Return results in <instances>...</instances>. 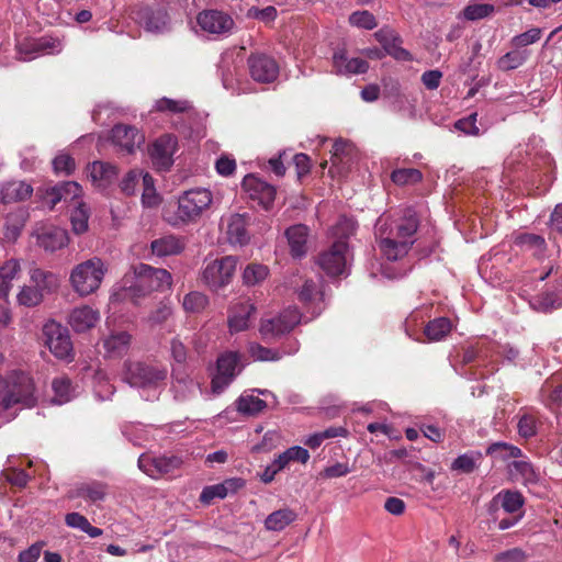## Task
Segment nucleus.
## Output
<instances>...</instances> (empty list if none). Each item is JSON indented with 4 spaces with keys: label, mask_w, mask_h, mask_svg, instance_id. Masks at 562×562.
Listing matches in <instances>:
<instances>
[{
    "label": "nucleus",
    "mask_w": 562,
    "mask_h": 562,
    "mask_svg": "<svg viewBox=\"0 0 562 562\" xmlns=\"http://www.w3.org/2000/svg\"><path fill=\"white\" fill-rule=\"evenodd\" d=\"M419 225L416 213L406 210L397 220L381 216L375 224V236L381 252L387 260L395 261L407 255L414 244L413 236Z\"/></svg>",
    "instance_id": "f257e3e1"
},
{
    "label": "nucleus",
    "mask_w": 562,
    "mask_h": 562,
    "mask_svg": "<svg viewBox=\"0 0 562 562\" xmlns=\"http://www.w3.org/2000/svg\"><path fill=\"white\" fill-rule=\"evenodd\" d=\"M36 404L35 384L27 373L14 371L5 378L0 375V413L15 405L32 408Z\"/></svg>",
    "instance_id": "f03ea898"
},
{
    "label": "nucleus",
    "mask_w": 562,
    "mask_h": 562,
    "mask_svg": "<svg viewBox=\"0 0 562 562\" xmlns=\"http://www.w3.org/2000/svg\"><path fill=\"white\" fill-rule=\"evenodd\" d=\"M108 271V267L99 257H92L76 265L69 276L72 290L81 297L98 291Z\"/></svg>",
    "instance_id": "7ed1b4c3"
},
{
    "label": "nucleus",
    "mask_w": 562,
    "mask_h": 562,
    "mask_svg": "<svg viewBox=\"0 0 562 562\" xmlns=\"http://www.w3.org/2000/svg\"><path fill=\"white\" fill-rule=\"evenodd\" d=\"M167 375L164 366L142 361L125 363L124 380L134 387L156 389L165 383Z\"/></svg>",
    "instance_id": "20e7f679"
},
{
    "label": "nucleus",
    "mask_w": 562,
    "mask_h": 562,
    "mask_svg": "<svg viewBox=\"0 0 562 562\" xmlns=\"http://www.w3.org/2000/svg\"><path fill=\"white\" fill-rule=\"evenodd\" d=\"M134 272L136 281L132 288L137 296H144L153 291L169 290L171 286L172 277L166 269L139 263Z\"/></svg>",
    "instance_id": "39448f33"
},
{
    "label": "nucleus",
    "mask_w": 562,
    "mask_h": 562,
    "mask_svg": "<svg viewBox=\"0 0 562 562\" xmlns=\"http://www.w3.org/2000/svg\"><path fill=\"white\" fill-rule=\"evenodd\" d=\"M237 258L225 256L209 262L202 272L203 283L212 291L227 286L235 274Z\"/></svg>",
    "instance_id": "423d86ee"
},
{
    "label": "nucleus",
    "mask_w": 562,
    "mask_h": 562,
    "mask_svg": "<svg viewBox=\"0 0 562 562\" xmlns=\"http://www.w3.org/2000/svg\"><path fill=\"white\" fill-rule=\"evenodd\" d=\"M212 200V193L207 189L186 191L178 200V218L183 223L194 221L211 205Z\"/></svg>",
    "instance_id": "0eeeda50"
},
{
    "label": "nucleus",
    "mask_w": 562,
    "mask_h": 562,
    "mask_svg": "<svg viewBox=\"0 0 562 562\" xmlns=\"http://www.w3.org/2000/svg\"><path fill=\"white\" fill-rule=\"evenodd\" d=\"M45 345L58 359L72 360L74 348L68 329L55 321L47 322L43 327Z\"/></svg>",
    "instance_id": "6e6552de"
},
{
    "label": "nucleus",
    "mask_w": 562,
    "mask_h": 562,
    "mask_svg": "<svg viewBox=\"0 0 562 562\" xmlns=\"http://www.w3.org/2000/svg\"><path fill=\"white\" fill-rule=\"evenodd\" d=\"M248 72L259 83H271L279 76V64L273 56L263 52H251L247 58Z\"/></svg>",
    "instance_id": "1a4fd4ad"
},
{
    "label": "nucleus",
    "mask_w": 562,
    "mask_h": 562,
    "mask_svg": "<svg viewBox=\"0 0 562 562\" xmlns=\"http://www.w3.org/2000/svg\"><path fill=\"white\" fill-rule=\"evenodd\" d=\"M240 355L236 351H226L218 356L216 361V374L211 381V389L214 394L222 393L235 379L240 369Z\"/></svg>",
    "instance_id": "9d476101"
},
{
    "label": "nucleus",
    "mask_w": 562,
    "mask_h": 562,
    "mask_svg": "<svg viewBox=\"0 0 562 562\" xmlns=\"http://www.w3.org/2000/svg\"><path fill=\"white\" fill-rule=\"evenodd\" d=\"M300 322V312L295 307H289L276 317L261 321L259 330L265 339L276 338L290 333Z\"/></svg>",
    "instance_id": "9b49d317"
},
{
    "label": "nucleus",
    "mask_w": 562,
    "mask_h": 562,
    "mask_svg": "<svg viewBox=\"0 0 562 562\" xmlns=\"http://www.w3.org/2000/svg\"><path fill=\"white\" fill-rule=\"evenodd\" d=\"M347 251L348 243L342 239H336L328 249L318 255L317 263L328 276H341L346 270Z\"/></svg>",
    "instance_id": "f8f14e48"
},
{
    "label": "nucleus",
    "mask_w": 562,
    "mask_h": 562,
    "mask_svg": "<svg viewBox=\"0 0 562 562\" xmlns=\"http://www.w3.org/2000/svg\"><path fill=\"white\" fill-rule=\"evenodd\" d=\"M241 188L248 194V198L262 209L269 210L273 205L277 194L276 187L255 175L245 176Z\"/></svg>",
    "instance_id": "ddd939ff"
},
{
    "label": "nucleus",
    "mask_w": 562,
    "mask_h": 562,
    "mask_svg": "<svg viewBox=\"0 0 562 562\" xmlns=\"http://www.w3.org/2000/svg\"><path fill=\"white\" fill-rule=\"evenodd\" d=\"M182 465V459L177 456L151 457L142 454L138 458V468L153 479L173 474Z\"/></svg>",
    "instance_id": "4468645a"
},
{
    "label": "nucleus",
    "mask_w": 562,
    "mask_h": 562,
    "mask_svg": "<svg viewBox=\"0 0 562 562\" xmlns=\"http://www.w3.org/2000/svg\"><path fill=\"white\" fill-rule=\"evenodd\" d=\"M177 145V137L171 134L161 135L153 143L149 148V156L156 170L167 171L170 169Z\"/></svg>",
    "instance_id": "2eb2a0df"
},
{
    "label": "nucleus",
    "mask_w": 562,
    "mask_h": 562,
    "mask_svg": "<svg viewBox=\"0 0 562 562\" xmlns=\"http://www.w3.org/2000/svg\"><path fill=\"white\" fill-rule=\"evenodd\" d=\"M111 139L122 155L134 154L145 142V136L136 127L116 124L111 131Z\"/></svg>",
    "instance_id": "dca6fc26"
},
{
    "label": "nucleus",
    "mask_w": 562,
    "mask_h": 562,
    "mask_svg": "<svg viewBox=\"0 0 562 562\" xmlns=\"http://www.w3.org/2000/svg\"><path fill=\"white\" fill-rule=\"evenodd\" d=\"M374 37L381 44L385 55H390L401 61L413 60L412 54L402 47V37L393 29L389 26L381 27L374 33Z\"/></svg>",
    "instance_id": "f3484780"
},
{
    "label": "nucleus",
    "mask_w": 562,
    "mask_h": 562,
    "mask_svg": "<svg viewBox=\"0 0 562 562\" xmlns=\"http://www.w3.org/2000/svg\"><path fill=\"white\" fill-rule=\"evenodd\" d=\"M196 22L204 32L216 35L228 33L234 25L233 19L218 10H204L200 12L196 16Z\"/></svg>",
    "instance_id": "a211bd4d"
},
{
    "label": "nucleus",
    "mask_w": 562,
    "mask_h": 562,
    "mask_svg": "<svg viewBox=\"0 0 562 562\" xmlns=\"http://www.w3.org/2000/svg\"><path fill=\"white\" fill-rule=\"evenodd\" d=\"M369 69V63L362 58H349L345 48L335 50L333 55V72L338 76L362 75Z\"/></svg>",
    "instance_id": "6ab92c4d"
},
{
    "label": "nucleus",
    "mask_w": 562,
    "mask_h": 562,
    "mask_svg": "<svg viewBox=\"0 0 562 562\" xmlns=\"http://www.w3.org/2000/svg\"><path fill=\"white\" fill-rule=\"evenodd\" d=\"M18 52L32 58L34 54L60 53L63 47L58 38L52 36H42L38 38H26L16 45Z\"/></svg>",
    "instance_id": "aec40b11"
},
{
    "label": "nucleus",
    "mask_w": 562,
    "mask_h": 562,
    "mask_svg": "<svg viewBox=\"0 0 562 562\" xmlns=\"http://www.w3.org/2000/svg\"><path fill=\"white\" fill-rule=\"evenodd\" d=\"M250 215L245 214H232L227 218L226 235L229 244L244 246L250 240V234L248 226L250 225Z\"/></svg>",
    "instance_id": "412c9836"
},
{
    "label": "nucleus",
    "mask_w": 562,
    "mask_h": 562,
    "mask_svg": "<svg viewBox=\"0 0 562 562\" xmlns=\"http://www.w3.org/2000/svg\"><path fill=\"white\" fill-rule=\"evenodd\" d=\"M256 312L255 305L249 301H240L229 308L228 326L229 330L238 333L249 326V318Z\"/></svg>",
    "instance_id": "4be33fe9"
},
{
    "label": "nucleus",
    "mask_w": 562,
    "mask_h": 562,
    "mask_svg": "<svg viewBox=\"0 0 562 562\" xmlns=\"http://www.w3.org/2000/svg\"><path fill=\"white\" fill-rule=\"evenodd\" d=\"M69 243L68 233L66 229L49 226L44 227L37 234V244L40 247L45 249L46 251L54 252L58 249L66 247Z\"/></svg>",
    "instance_id": "5701e85b"
},
{
    "label": "nucleus",
    "mask_w": 562,
    "mask_h": 562,
    "mask_svg": "<svg viewBox=\"0 0 562 562\" xmlns=\"http://www.w3.org/2000/svg\"><path fill=\"white\" fill-rule=\"evenodd\" d=\"M100 318L97 310L88 305L76 307L69 315V325L77 333H85L95 326Z\"/></svg>",
    "instance_id": "b1692460"
},
{
    "label": "nucleus",
    "mask_w": 562,
    "mask_h": 562,
    "mask_svg": "<svg viewBox=\"0 0 562 562\" xmlns=\"http://www.w3.org/2000/svg\"><path fill=\"white\" fill-rule=\"evenodd\" d=\"M308 233L310 229L304 224L292 225L285 231L292 257L301 258L306 254Z\"/></svg>",
    "instance_id": "393cba45"
},
{
    "label": "nucleus",
    "mask_w": 562,
    "mask_h": 562,
    "mask_svg": "<svg viewBox=\"0 0 562 562\" xmlns=\"http://www.w3.org/2000/svg\"><path fill=\"white\" fill-rule=\"evenodd\" d=\"M184 239L176 235H165L151 241L150 249L158 257L176 256L183 251Z\"/></svg>",
    "instance_id": "a878e982"
},
{
    "label": "nucleus",
    "mask_w": 562,
    "mask_h": 562,
    "mask_svg": "<svg viewBox=\"0 0 562 562\" xmlns=\"http://www.w3.org/2000/svg\"><path fill=\"white\" fill-rule=\"evenodd\" d=\"M26 221V211L15 207L3 218V236L8 241H15L20 236Z\"/></svg>",
    "instance_id": "bb28decb"
},
{
    "label": "nucleus",
    "mask_w": 562,
    "mask_h": 562,
    "mask_svg": "<svg viewBox=\"0 0 562 562\" xmlns=\"http://www.w3.org/2000/svg\"><path fill=\"white\" fill-rule=\"evenodd\" d=\"M539 398L551 412L562 413V384L554 385L550 380L544 381L539 391Z\"/></svg>",
    "instance_id": "cd10ccee"
},
{
    "label": "nucleus",
    "mask_w": 562,
    "mask_h": 562,
    "mask_svg": "<svg viewBox=\"0 0 562 562\" xmlns=\"http://www.w3.org/2000/svg\"><path fill=\"white\" fill-rule=\"evenodd\" d=\"M32 192V186L24 181H9L1 189V201L4 204L24 201Z\"/></svg>",
    "instance_id": "c85d7f7f"
},
{
    "label": "nucleus",
    "mask_w": 562,
    "mask_h": 562,
    "mask_svg": "<svg viewBox=\"0 0 562 562\" xmlns=\"http://www.w3.org/2000/svg\"><path fill=\"white\" fill-rule=\"evenodd\" d=\"M108 494V485L103 482L93 481L78 485L70 494V498L82 497L92 503L101 502Z\"/></svg>",
    "instance_id": "c756f323"
},
{
    "label": "nucleus",
    "mask_w": 562,
    "mask_h": 562,
    "mask_svg": "<svg viewBox=\"0 0 562 562\" xmlns=\"http://www.w3.org/2000/svg\"><path fill=\"white\" fill-rule=\"evenodd\" d=\"M30 283L41 290L42 295L56 291L59 286L58 276L40 268L31 270Z\"/></svg>",
    "instance_id": "7c9ffc66"
},
{
    "label": "nucleus",
    "mask_w": 562,
    "mask_h": 562,
    "mask_svg": "<svg viewBox=\"0 0 562 562\" xmlns=\"http://www.w3.org/2000/svg\"><path fill=\"white\" fill-rule=\"evenodd\" d=\"M139 22L149 32L162 31L168 22L167 12L162 9L144 8L138 12Z\"/></svg>",
    "instance_id": "2f4dec72"
},
{
    "label": "nucleus",
    "mask_w": 562,
    "mask_h": 562,
    "mask_svg": "<svg viewBox=\"0 0 562 562\" xmlns=\"http://www.w3.org/2000/svg\"><path fill=\"white\" fill-rule=\"evenodd\" d=\"M508 473L514 481L522 483H536L538 473L528 460H515L508 464Z\"/></svg>",
    "instance_id": "473e14b6"
},
{
    "label": "nucleus",
    "mask_w": 562,
    "mask_h": 562,
    "mask_svg": "<svg viewBox=\"0 0 562 562\" xmlns=\"http://www.w3.org/2000/svg\"><path fill=\"white\" fill-rule=\"evenodd\" d=\"M297 518V514L291 508H281L272 512L265 520L267 530L281 531Z\"/></svg>",
    "instance_id": "72a5a7b5"
},
{
    "label": "nucleus",
    "mask_w": 562,
    "mask_h": 562,
    "mask_svg": "<svg viewBox=\"0 0 562 562\" xmlns=\"http://www.w3.org/2000/svg\"><path fill=\"white\" fill-rule=\"evenodd\" d=\"M130 342L131 335L126 331H119L105 338L103 347L109 357H121L127 351Z\"/></svg>",
    "instance_id": "f704fd0d"
},
{
    "label": "nucleus",
    "mask_w": 562,
    "mask_h": 562,
    "mask_svg": "<svg viewBox=\"0 0 562 562\" xmlns=\"http://www.w3.org/2000/svg\"><path fill=\"white\" fill-rule=\"evenodd\" d=\"M20 263L15 259L5 261L0 268V299L7 297L12 286V280L20 273Z\"/></svg>",
    "instance_id": "c9c22d12"
},
{
    "label": "nucleus",
    "mask_w": 562,
    "mask_h": 562,
    "mask_svg": "<svg viewBox=\"0 0 562 562\" xmlns=\"http://www.w3.org/2000/svg\"><path fill=\"white\" fill-rule=\"evenodd\" d=\"M65 524L70 528L80 529L91 538H98L103 533L102 529L92 526L86 516L76 512L66 514Z\"/></svg>",
    "instance_id": "e433bc0d"
},
{
    "label": "nucleus",
    "mask_w": 562,
    "mask_h": 562,
    "mask_svg": "<svg viewBox=\"0 0 562 562\" xmlns=\"http://www.w3.org/2000/svg\"><path fill=\"white\" fill-rule=\"evenodd\" d=\"M452 325L449 318L438 317L435 318L425 326L424 334L431 341H438L443 339L450 331Z\"/></svg>",
    "instance_id": "4c0bfd02"
},
{
    "label": "nucleus",
    "mask_w": 562,
    "mask_h": 562,
    "mask_svg": "<svg viewBox=\"0 0 562 562\" xmlns=\"http://www.w3.org/2000/svg\"><path fill=\"white\" fill-rule=\"evenodd\" d=\"M495 7L490 3H476L471 1L458 15L467 21H477L492 15Z\"/></svg>",
    "instance_id": "58836bf2"
},
{
    "label": "nucleus",
    "mask_w": 562,
    "mask_h": 562,
    "mask_svg": "<svg viewBox=\"0 0 562 562\" xmlns=\"http://www.w3.org/2000/svg\"><path fill=\"white\" fill-rule=\"evenodd\" d=\"M486 454L499 458L502 460H508V459H517L522 457V451L520 448L513 446L507 442H494L490 445L486 449Z\"/></svg>",
    "instance_id": "ea45409f"
},
{
    "label": "nucleus",
    "mask_w": 562,
    "mask_h": 562,
    "mask_svg": "<svg viewBox=\"0 0 562 562\" xmlns=\"http://www.w3.org/2000/svg\"><path fill=\"white\" fill-rule=\"evenodd\" d=\"M297 295L300 302H302L305 305H318V303L323 301V292L321 291L318 283L312 279H307L304 281Z\"/></svg>",
    "instance_id": "a19ab883"
},
{
    "label": "nucleus",
    "mask_w": 562,
    "mask_h": 562,
    "mask_svg": "<svg viewBox=\"0 0 562 562\" xmlns=\"http://www.w3.org/2000/svg\"><path fill=\"white\" fill-rule=\"evenodd\" d=\"M268 274L269 269L267 266L251 262L245 267L241 277L245 285L252 286L265 281Z\"/></svg>",
    "instance_id": "79ce46f5"
},
{
    "label": "nucleus",
    "mask_w": 562,
    "mask_h": 562,
    "mask_svg": "<svg viewBox=\"0 0 562 562\" xmlns=\"http://www.w3.org/2000/svg\"><path fill=\"white\" fill-rule=\"evenodd\" d=\"M52 387L54 391V402L57 404H64L71 400L72 397V386L71 381L67 376H58L55 378L52 382Z\"/></svg>",
    "instance_id": "37998d69"
},
{
    "label": "nucleus",
    "mask_w": 562,
    "mask_h": 562,
    "mask_svg": "<svg viewBox=\"0 0 562 562\" xmlns=\"http://www.w3.org/2000/svg\"><path fill=\"white\" fill-rule=\"evenodd\" d=\"M237 411L245 415H256L267 407V403L252 395H241L236 402Z\"/></svg>",
    "instance_id": "c03bdc74"
},
{
    "label": "nucleus",
    "mask_w": 562,
    "mask_h": 562,
    "mask_svg": "<svg viewBox=\"0 0 562 562\" xmlns=\"http://www.w3.org/2000/svg\"><path fill=\"white\" fill-rule=\"evenodd\" d=\"M154 109L157 112L187 113L192 110V105L187 100H173L164 97L156 101Z\"/></svg>",
    "instance_id": "a18cd8bd"
},
{
    "label": "nucleus",
    "mask_w": 562,
    "mask_h": 562,
    "mask_svg": "<svg viewBox=\"0 0 562 562\" xmlns=\"http://www.w3.org/2000/svg\"><path fill=\"white\" fill-rule=\"evenodd\" d=\"M89 211L85 203H78L71 212L70 222L75 234L80 235L88 231Z\"/></svg>",
    "instance_id": "49530a36"
},
{
    "label": "nucleus",
    "mask_w": 562,
    "mask_h": 562,
    "mask_svg": "<svg viewBox=\"0 0 562 562\" xmlns=\"http://www.w3.org/2000/svg\"><path fill=\"white\" fill-rule=\"evenodd\" d=\"M116 176V167L109 162L94 161L90 167V177L93 181H111Z\"/></svg>",
    "instance_id": "de8ad7c7"
},
{
    "label": "nucleus",
    "mask_w": 562,
    "mask_h": 562,
    "mask_svg": "<svg viewBox=\"0 0 562 562\" xmlns=\"http://www.w3.org/2000/svg\"><path fill=\"white\" fill-rule=\"evenodd\" d=\"M183 308L190 313H201L209 305V297L199 291H192L183 297Z\"/></svg>",
    "instance_id": "09e8293b"
},
{
    "label": "nucleus",
    "mask_w": 562,
    "mask_h": 562,
    "mask_svg": "<svg viewBox=\"0 0 562 562\" xmlns=\"http://www.w3.org/2000/svg\"><path fill=\"white\" fill-rule=\"evenodd\" d=\"M422 179L423 175L416 168L396 169L391 173V180L397 186L415 184Z\"/></svg>",
    "instance_id": "8fccbe9b"
},
{
    "label": "nucleus",
    "mask_w": 562,
    "mask_h": 562,
    "mask_svg": "<svg viewBox=\"0 0 562 562\" xmlns=\"http://www.w3.org/2000/svg\"><path fill=\"white\" fill-rule=\"evenodd\" d=\"M515 244L527 250H535V254H541L546 248L544 238L536 234H520L516 237Z\"/></svg>",
    "instance_id": "3c124183"
},
{
    "label": "nucleus",
    "mask_w": 562,
    "mask_h": 562,
    "mask_svg": "<svg viewBox=\"0 0 562 562\" xmlns=\"http://www.w3.org/2000/svg\"><path fill=\"white\" fill-rule=\"evenodd\" d=\"M528 58V54L522 50H512L502 56L498 60V67L502 70L508 71L521 66Z\"/></svg>",
    "instance_id": "603ef678"
},
{
    "label": "nucleus",
    "mask_w": 562,
    "mask_h": 562,
    "mask_svg": "<svg viewBox=\"0 0 562 562\" xmlns=\"http://www.w3.org/2000/svg\"><path fill=\"white\" fill-rule=\"evenodd\" d=\"M518 434L525 439H529L537 435L538 418L530 413H524L517 424Z\"/></svg>",
    "instance_id": "864d4df0"
},
{
    "label": "nucleus",
    "mask_w": 562,
    "mask_h": 562,
    "mask_svg": "<svg viewBox=\"0 0 562 562\" xmlns=\"http://www.w3.org/2000/svg\"><path fill=\"white\" fill-rule=\"evenodd\" d=\"M43 301L41 290L34 288L32 284L24 285L18 294V302L21 305L33 307Z\"/></svg>",
    "instance_id": "5fc2aeb1"
},
{
    "label": "nucleus",
    "mask_w": 562,
    "mask_h": 562,
    "mask_svg": "<svg viewBox=\"0 0 562 562\" xmlns=\"http://www.w3.org/2000/svg\"><path fill=\"white\" fill-rule=\"evenodd\" d=\"M249 353L258 361H279L282 358L277 349L267 348L256 342L249 346Z\"/></svg>",
    "instance_id": "6e6d98bb"
},
{
    "label": "nucleus",
    "mask_w": 562,
    "mask_h": 562,
    "mask_svg": "<svg viewBox=\"0 0 562 562\" xmlns=\"http://www.w3.org/2000/svg\"><path fill=\"white\" fill-rule=\"evenodd\" d=\"M349 23L364 30H373L378 25L375 16L367 10L351 13L349 16Z\"/></svg>",
    "instance_id": "4d7b16f0"
},
{
    "label": "nucleus",
    "mask_w": 562,
    "mask_h": 562,
    "mask_svg": "<svg viewBox=\"0 0 562 562\" xmlns=\"http://www.w3.org/2000/svg\"><path fill=\"white\" fill-rule=\"evenodd\" d=\"M356 231V223L347 216H340L333 226L331 233L337 239L347 241L348 237Z\"/></svg>",
    "instance_id": "13d9d810"
},
{
    "label": "nucleus",
    "mask_w": 562,
    "mask_h": 562,
    "mask_svg": "<svg viewBox=\"0 0 562 562\" xmlns=\"http://www.w3.org/2000/svg\"><path fill=\"white\" fill-rule=\"evenodd\" d=\"M524 505V497L519 492L506 491L502 496V507L506 513L515 514Z\"/></svg>",
    "instance_id": "bf43d9fd"
},
{
    "label": "nucleus",
    "mask_w": 562,
    "mask_h": 562,
    "mask_svg": "<svg viewBox=\"0 0 562 562\" xmlns=\"http://www.w3.org/2000/svg\"><path fill=\"white\" fill-rule=\"evenodd\" d=\"M541 29L532 27L527 32L516 35L512 38V45L520 48L533 44L540 40Z\"/></svg>",
    "instance_id": "052dcab7"
},
{
    "label": "nucleus",
    "mask_w": 562,
    "mask_h": 562,
    "mask_svg": "<svg viewBox=\"0 0 562 562\" xmlns=\"http://www.w3.org/2000/svg\"><path fill=\"white\" fill-rule=\"evenodd\" d=\"M226 496L225 487L220 483L204 487L200 494V502L210 504L214 498H225Z\"/></svg>",
    "instance_id": "680f3d73"
},
{
    "label": "nucleus",
    "mask_w": 562,
    "mask_h": 562,
    "mask_svg": "<svg viewBox=\"0 0 562 562\" xmlns=\"http://www.w3.org/2000/svg\"><path fill=\"white\" fill-rule=\"evenodd\" d=\"M527 554L520 548H513L503 552L497 553L493 561L494 562H525Z\"/></svg>",
    "instance_id": "e2e57ef3"
},
{
    "label": "nucleus",
    "mask_w": 562,
    "mask_h": 562,
    "mask_svg": "<svg viewBox=\"0 0 562 562\" xmlns=\"http://www.w3.org/2000/svg\"><path fill=\"white\" fill-rule=\"evenodd\" d=\"M351 472L348 463L337 462L333 465L326 467L319 472V476L323 479H336L347 475Z\"/></svg>",
    "instance_id": "0e129e2a"
},
{
    "label": "nucleus",
    "mask_w": 562,
    "mask_h": 562,
    "mask_svg": "<svg viewBox=\"0 0 562 562\" xmlns=\"http://www.w3.org/2000/svg\"><path fill=\"white\" fill-rule=\"evenodd\" d=\"M476 113H472L467 117L458 120L454 124L456 128L468 135H479L480 128L476 126Z\"/></svg>",
    "instance_id": "69168bd1"
},
{
    "label": "nucleus",
    "mask_w": 562,
    "mask_h": 562,
    "mask_svg": "<svg viewBox=\"0 0 562 562\" xmlns=\"http://www.w3.org/2000/svg\"><path fill=\"white\" fill-rule=\"evenodd\" d=\"M53 167L57 173L65 172L66 175H69L75 170L76 164L71 156L67 154H60L54 158Z\"/></svg>",
    "instance_id": "338daca9"
},
{
    "label": "nucleus",
    "mask_w": 562,
    "mask_h": 562,
    "mask_svg": "<svg viewBox=\"0 0 562 562\" xmlns=\"http://www.w3.org/2000/svg\"><path fill=\"white\" fill-rule=\"evenodd\" d=\"M171 357L179 366H184L188 357L187 347L179 338H173L170 342Z\"/></svg>",
    "instance_id": "774afa93"
}]
</instances>
